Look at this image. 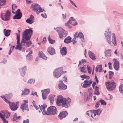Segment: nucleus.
Instances as JSON below:
<instances>
[{
    "instance_id": "1",
    "label": "nucleus",
    "mask_w": 123,
    "mask_h": 123,
    "mask_svg": "<svg viewBox=\"0 0 123 123\" xmlns=\"http://www.w3.org/2000/svg\"><path fill=\"white\" fill-rule=\"evenodd\" d=\"M57 105L58 106L62 105V107L68 108L70 105V101L67 100L66 98H63L61 95L57 96L56 102Z\"/></svg>"
},
{
    "instance_id": "2",
    "label": "nucleus",
    "mask_w": 123,
    "mask_h": 123,
    "mask_svg": "<svg viewBox=\"0 0 123 123\" xmlns=\"http://www.w3.org/2000/svg\"><path fill=\"white\" fill-rule=\"evenodd\" d=\"M32 31L31 30L27 29L25 30L23 33L21 41L22 46L25 45V40H29L32 34Z\"/></svg>"
},
{
    "instance_id": "3",
    "label": "nucleus",
    "mask_w": 123,
    "mask_h": 123,
    "mask_svg": "<svg viewBox=\"0 0 123 123\" xmlns=\"http://www.w3.org/2000/svg\"><path fill=\"white\" fill-rule=\"evenodd\" d=\"M10 113L7 110H3L0 112V117L2 119L3 123H7L8 118L9 117Z\"/></svg>"
},
{
    "instance_id": "4",
    "label": "nucleus",
    "mask_w": 123,
    "mask_h": 123,
    "mask_svg": "<svg viewBox=\"0 0 123 123\" xmlns=\"http://www.w3.org/2000/svg\"><path fill=\"white\" fill-rule=\"evenodd\" d=\"M54 29L58 32L59 37L61 38H64L67 35V32L61 27L54 28Z\"/></svg>"
},
{
    "instance_id": "5",
    "label": "nucleus",
    "mask_w": 123,
    "mask_h": 123,
    "mask_svg": "<svg viewBox=\"0 0 123 123\" xmlns=\"http://www.w3.org/2000/svg\"><path fill=\"white\" fill-rule=\"evenodd\" d=\"M31 8L32 10L36 12L37 14L44 11V10L41 7L40 5L37 3L32 4L31 6Z\"/></svg>"
},
{
    "instance_id": "6",
    "label": "nucleus",
    "mask_w": 123,
    "mask_h": 123,
    "mask_svg": "<svg viewBox=\"0 0 123 123\" xmlns=\"http://www.w3.org/2000/svg\"><path fill=\"white\" fill-rule=\"evenodd\" d=\"M106 85L107 89L110 91H111L114 89L116 86V84L113 80L107 82Z\"/></svg>"
},
{
    "instance_id": "7",
    "label": "nucleus",
    "mask_w": 123,
    "mask_h": 123,
    "mask_svg": "<svg viewBox=\"0 0 123 123\" xmlns=\"http://www.w3.org/2000/svg\"><path fill=\"white\" fill-rule=\"evenodd\" d=\"M5 100V102L9 105L10 107L11 110L12 111H15L17 109L18 106V102H17L15 103L10 102L7 100Z\"/></svg>"
},
{
    "instance_id": "8",
    "label": "nucleus",
    "mask_w": 123,
    "mask_h": 123,
    "mask_svg": "<svg viewBox=\"0 0 123 123\" xmlns=\"http://www.w3.org/2000/svg\"><path fill=\"white\" fill-rule=\"evenodd\" d=\"M10 12L8 11H7L6 13H1V18L4 21H7L10 18Z\"/></svg>"
},
{
    "instance_id": "9",
    "label": "nucleus",
    "mask_w": 123,
    "mask_h": 123,
    "mask_svg": "<svg viewBox=\"0 0 123 123\" xmlns=\"http://www.w3.org/2000/svg\"><path fill=\"white\" fill-rule=\"evenodd\" d=\"M47 113L52 115H55L57 114V111L56 107L54 106H51L47 109Z\"/></svg>"
},
{
    "instance_id": "10",
    "label": "nucleus",
    "mask_w": 123,
    "mask_h": 123,
    "mask_svg": "<svg viewBox=\"0 0 123 123\" xmlns=\"http://www.w3.org/2000/svg\"><path fill=\"white\" fill-rule=\"evenodd\" d=\"M105 39L108 43L110 44H111V32L110 31L107 30L105 31L104 34Z\"/></svg>"
},
{
    "instance_id": "11",
    "label": "nucleus",
    "mask_w": 123,
    "mask_h": 123,
    "mask_svg": "<svg viewBox=\"0 0 123 123\" xmlns=\"http://www.w3.org/2000/svg\"><path fill=\"white\" fill-rule=\"evenodd\" d=\"M63 70L62 67L58 68L55 69L54 72L53 74L54 76L57 78L60 77L61 75V73Z\"/></svg>"
},
{
    "instance_id": "12",
    "label": "nucleus",
    "mask_w": 123,
    "mask_h": 123,
    "mask_svg": "<svg viewBox=\"0 0 123 123\" xmlns=\"http://www.w3.org/2000/svg\"><path fill=\"white\" fill-rule=\"evenodd\" d=\"M49 89L42 90V97L43 99H45L46 98V96L49 93Z\"/></svg>"
},
{
    "instance_id": "13",
    "label": "nucleus",
    "mask_w": 123,
    "mask_h": 123,
    "mask_svg": "<svg viewBox=\"0 0 123 123\" xmlns=\"http://www.w3.org/2000/svg\"><path fill=\"white\" fill-rule=\"evenodd\" d=\"M113 61H114V66L115 69L117 71L118 70L119 68V61L116 59H114Z\"/></svg>"
},
{
    "instance_id": "14",
    "label": "nucleus",
    "mask_w": 123,
    "mask_h": 123,
    "mask_svg": "<svg viewBox=\"0 0 123 123\" xmlns=\"http://www.w3.org/2000/svg\"><path fill=\"white\" fill-rule=\"evenodd\" d=\"M22 14L20 12V10L19 9H18L15 15L13 17V19H20L22 17Z\"/></svg>"
},
{
    "instance_id": "15",
    "label": "nucleus",
    "mask_w": 123,
    "mask_h": 123,
    "mask_svg": "<svg viewBox=\"0 0 123 123\" xmlns=\"http://www.w3.org/2000/svg\"><path fill=\"white\" fill-rule=\"evenodd\" d=\"M58 87L60 89L65 90L67 88V86L63 83L62 80H61L59 81Z\"/></svg>"
},
{
    "instance_id": "16",
    "label": "nucleus",
    "mask_w": 123,
    "mask_h": 123,
    "mask_svg": "<svg viewBox=\"0 0 123 123\" xmlns=\"http://www.w3.org/2000/svg\"><path fill=\"white\" fill-rule=\"evenodd\" d=\"M77 37L80 38L84 40V39L83 35L81 32H79L78 34L77 32L75 33L74 34V38L73 39V40L75 38L76 39Z\"/></svg>"
},
{
    "instance_id": "17",
    "label": "nucleus",
    "mask_w": 123,
    "mask_h": 123,
    "mask_svg": "<svg viewBox=\"0 0 123 123\" xmlns=\"http://www.w3.org/2000/svg\"><path fill=\"white\" fill-rule=\"evenodd\" d=\"M34 16L32 15H31L30 18L26 20V21L27 23L31 24L34 22Z\"/></svg>"
},
{
    "instance_id": "18",
    "label": "nucleus",
    "mask_w": 123,
    "mask_h": 123,
    "mask_svg": "<svg viewBox=\"0 0 123 123\" xmlns=\"http://www.w3.org/2000/svg\"><path fill=\"white\" fill-rule=\"evenodd\" d=\"M68 115V113L65 111L60 112L59 117L60 119H62L63 118L66 117Z\"/></svg>"
},
{
    "instance_id": "19",
    "label": "nucleus",
    "mask_w": 123,
    "mask_h": 123,
    "mask_svg": "<svg viewBox=\"0 0 123 123\" xmlns=\"http://www.w3.org/2000/svg\"><path fill=\"white\" fill-rule=\"evenodd\" d=\"M92 80H89V83H83L82 84H82L83 83V85H82V87L84 88H86L88 87H89L90 86L91 84H92Z\"/></svg>"
},
{
    "instance_id": "20",
    "label": "nucleus",
    "mask_w": 123,
    "mask_h": 123,
    "mask_svg": "<svg viewBox=\"0 0 123 123\" xmlns=\"http://www.w3.org/2000/svg\"><path fill=\"white\" fill-rule=\"evenodd\" d=\"M69 23L73 25H75L77 24V23L76 22L75 19H74L72 17H71L69 20Z\"/></svg>"
},
{
    "instance_id": "21",
    "label": "nucleus",
    "mask_w": 123,
    "mask_h": 123,
    "mask_svg": "<svg viewBox=\"0 0 123 123\" xmlns=\"http://www.w3.org/2000/svg\"><path fill=\"white\" fill-rule=\"evenodd\" d=\"M48 52L51 55H53L55 54V50L53 48L49 47L47 49Z\"/></svg>"
},
{
    "instance_id": "22",
    "label": "nucleus",
    "mask_w": 123,
    "mask_h": 123,
    "mask_svg": "<svg viewBox=\"0 0 123 123\" xmlns=\"http://www.w3.org/2000/svg\"><path fill=\"white\" fill-rule=\"evenodd\" d=\"M25 67L26 66H25L19 69V71L21 75L22 76H24L25 74V71H26Z\"/></svg>"
},
{
    "instance_id": "23",
    "label": "nucleus",
    "mask_w": 123,
    "mask_h": 123,
    "mask_svg": "<svg viewBox=\"0 0 123 123\" xmlns=\"http://www.w3.org/2000/svg\"><path fill=\"white\" fill-rule=\"evenodd\" d=\"M47 105L45 104H43V105H41L40 107L41 111H42V110L44 114H47V112L45 110V108L47 107Z\"/></svg>"
},
{
    "instance_id": "24",
    "label": "nucleus",
    "mask_w": 123,
    "mask_h": 123,
    "mask_svg": "<svg viewBox=\"0 0 123 123\" xmlns=\"http://www.w3.org/2000/svg\"><path fill=\"white\" fill-rule=\"evenodd\" d=\"M92 111L93 112L92 114L93 115L94 114V116H95L96 114L98 116L100 115L101 112L102 111L100 109H98L97 110H93Z\"/></svg>"
},
{
    "instance_id": "25",
    "label": "nucleus",
    "mask_w": 123,
    "mask_h": 123,
    "mask_svg": "<svg viewBox=\"0 0 123 123\" xmlns=\"http://www.w3.org/2000/svg\"><path fill=\"white\" fill-rule=\"evenodd\" d=\"M61 54L62 55H65L67 53V51L66 48L65 47H62L60 51Z\"/></svg>"
},
{
    "instance_id": "26",
    "label": "nucleus",
    "mask_w": 123,
    "mask_h": 123,
    "mask_svg": "<svg viewBox=\"0 0 123 123\" xmlns=\"http://www.w3.org/2000/svg\"><path fill=\"white\" fill-rule=\"evenodd\" d=\"M21 108L23 111H24V110H26L28 111H29V109L26 103H24L22 104L21 105Z\"/></svg>"
},
{
    "instance_id": "27",
    "label": "nucleus",
    "mask_w": 123,
    "mask_h": 123,
    "mask_svg": "<svg viewBox=\"0 0 123 123\" xmlns=\"http://www.w3.org/2000/svg\"><path fill=\"white\" fill-rule=\"evenodd\" d=\"M20 116L17 117L16 113L13 116V118L12 119V120L13 121L17 122L20 119Z\"/></svg>"
},
{
    "instance_id": "28",
    "label": "nucleus",
    "mask_w": 123,
    "mask_h": 123,
    "mask_svg": "<svg viewBox=\"0 0 123 123\" xmlns=\"http://www.w3.org/2000/svg\"><path fill=\"white\" fill-rule=\"evenodd\" d=\"M111 42L115 45H116V37L115 34L114 33H112V39Z\"/></svg>"
},
{
    "instance_id": "29",
    "label": "nucleus",
    "mask_w": 123,
    "mask_h": 123,
    "mask_svg": "<svg viewBox=\"0 0 123 123\" xmlns=\"http://www.w3.org/2000/svg\"><path fill=\"white\" fill-rule=\"evenodd\" d=\"M16 46L15 48L17 49H18L19 50H21L23 48V46L24 45L22 46V45L21 42V43H19Z\"/></svg>"
},
{
    "instance_id": "30",
    "label": "nucleus",
    "mask_w": 123,
    "mask_h": 123,
    "mask_svg": "<svg viewBox=\"0 0 123 123\" xmlns=\"http://www.w3.org/2000/svg\"><path fill=\"white\" fill-rule=\"evenodd\" d=\"M96 72H100L102 71V68L101 65H97L96 67Z\"/></svg>"
},
{
    "instance_id": "31",
    "label": "nucleus",
    "mask_w": 123,
    "mask_h": 123,
    "mask_svg": "<svg viewBox=\"0 0 123 123\" xmlns=\"http://www.w3.org/2000/svg\"><path fill=\"white\" fill-rule=\"evenodd\" d=\"M55 96L54 95H51L49 96V98L50 100V103H53L54 101Z\"/></svg>"
},
{
    "instance_id": "32",
    "label": "nucleus",
    "mask_w": 123,
    "mask_h": 123,
    "mask_svg": "<svg viewBox=\"0 0 123 123\" xmlns=\"http://www.w3.org/2000/svg\"><path fill=\"white\" fill-rule=\"evenodd\" d=\"M39 55L40 57L43 59H47V57L42 52H39Z\"/></svg>"
},
{
    "instance_id": "33",
    "label": "nucleus",
    "mask_w": 123,
    "mask_h": 123,
    "mask_svg": "<svg viewBox=\"0 0 123 123\" xmlns=\"http://www.w3.org/2000/svg\"><path fill=\"white\" fill-rule=\"evenodd\" d=\"M3 31L5 36L8 37L11 31L10 30H6V29H4L3 30Z\"/></svg>"
},
{
    "instance_id": "34",
    "label": "nucleus",
    "mask_w": 123,
    "mask_h": 123,
    "mask_svg": "<svg viewBox=\"0 0 123 123\" xmlns=\"http://www.w3.org/2000/svg\"><path fill=\"white\" fill-rule=\"evenodd\" d=\"M71 38L69 36H68L65 39L64 41L66 43H68L71 42Z\"/></svg>"
},
{
    "instance_id": "35",
    "label": "nucleus",
    "mask_w": 123,
    "mask_h": 123,
    "mask_svg": "<svg viewBox=\"0 0 123 123\" xmlns=\"http://www.w3.org/2000/svg\"><path fill=\"white\" fill-rule=\"evenodd\" d=\"M29 90L27 89H25L24 92L21 94L22 95H27L29 94Z\"/></svg>"
},
{
    "instance_id": "36",
    "label": "nucleus",
    "mask_w": 123,
    "mask_h": 123,
    "mask_svg": "<svg viewBox=\"0 0 123 123\" xmlns=\"http://www.w3.org/2000/svg\"><path fill=\"white\" fill-rule=\"evenodd\" d=\"M89 55L90 57L94 59H95V56L94 54L90 51H89Z\"/></svg>"
},
{
    "instance_id": "37",
    "label": "nucleus",
    "mask_w": 123,
    "mask_h": 123,
    "mask_svg": "<svg viewBox=\"0 0 123 123\" xmlns=\"http://www.w3.org/2000/svg\"><path fill=\"white\" fill-rule=\"evenodd\" d=\"M12 97V95L11 94H8L6 96V97H5V96H0V97H1L3 99L5 100H5H7L6 99V97L7 98H10Z\"/></svg>"
},
{
    "instance_id": "38",
    "label": "nucleus",
    "mask_w": 123,
    "mask_h": 123,
    "mask_svg": "<svg viewBox=\"0 0 123 123\" xmlns=\"http://www.w3.org/2000/svg\"><path fill=\"white\" fill-rule=\"evenodd\" d=\"M105 56H111V50L108 49L105 51Z\"/></svg>"
},
{
    "instance_id": "39",
    "label": "nucleus",
    "mask_w": 123,
    "mask_h": 123,
    "mask_svg": "<svg viewBox=\"0 0 123 123\" xmlns=\"http://www.w3.org/2000/svg\"><path fill=\"white\" fill-rule=\"evenodd\" d=\"M30 51V52L26 56L27 58L28 59H30V58H31L32 57V56L30 54L32 53V52L31 51H30V49H29L26 51V52H28V51Z\"/></svg>"
},
{
    "instance_id": "40",
    "label": "nucleus",
    "mask_w": 123,
    "mask_h": 123,
    "mask_svg": "<svg viewBox=\"0 0 123 123\" xmlns=\"http://www.w3.org/2000/svg\"><path fill=\"white\" fill-rule=\"evenodd\" d=\"M80 69L81 72L83 73H86V68L84 66L80 67Z\"/></svg>"
},
{
    "instance_id": "41",
    "label": "nucleus",
    "mask_w": 123,
    "mask_h": 123,
    "mask_svg": "<svg viewBox=\"0 0 123 123\" xmlns=\"http://www.w3.org/2000/svg\"><path fill=\"white\" fill-rule=\"evenodd\" d=\"M119 90L120 93H123V84L119 86Z\"/></svg>"
},
{
    "instance_id": "42",
    "label": "nucleus",
    "mask_w": 123,
    "mask_h": 123,
    "mask_svg": "<svg viewBox=\"0 0 123 123\" xmlns=\"http://www.w3.org/2000/svg\"><path fill=\"white\" fill-rule=\"evenodd\" d=\"M26 40H25V43H26V46L27 47H28L31 45L32 43V42L31 41H26Z\"/></svg>"
},
{
    "instance_id": "43",
    "label": "nucleus",
    "mask_w": 123,
    "mask_h": 123,
    "mask_svg": "<svg viewBox=\"0 0 123 123\" xmlns=\"http://www.w3.org/2000/svg\"><path fill=\"white\" fill-rule=\"evenodd\" d=\"M48 39L49 42L51 44L55 42V41L51 39L50 37L49 36L48 37Z\"/></svg>"
},
{
    "instance_id": "44",
    "label": "nucleus",
    "mask_w": 123,
    "mask_h": 123,
    "mask_svg": "<svg viewBox=\"0 0 123 123\" xmlns=\"http://www.w3.org/2000/svg\"><path fill=\"white\" fill-rule=\"evenodd\" d=\"M80 77L82 78L87 79H89L90 77L89 76L86 75L85 74L80 76Z\"/></svg>"
},
{
    "instance_id": "45",
    "label": "nucleus",
    "mask_w": 123,
    "mask_h": 123,
    "mask_svg": "<svg viewBox=\"0 0 123 123\" xmlns=\"http://www.w3.org/2000/svg\"><path fill=\"white\" fill-rule=\"evenodd\" d=\"M17 35V43H18L19 42L20 34H19L16 33Z\"/></svg>"
},
{
    "instance_id": "46",
    "label": "nucleus",
    "mask_w": 123,
    "mask_h": 123,
    "mask_svg": "<svg viewBox=\"0 0 123 123\" xmlns=\"http://www.w3.org/2000/svg\"><path fill=\"white\" fill-rule=\"evenodd\" d=\"M87 68L88 73L89 74H91V68L88 65H87Z\"/></svg>"
},
{
    "instance_id": "47",
    "label": "nucleus",
    "mask_w": 123,
    "mask_h": 123,
    "mask_svg": "<svg viewBox=\"0 0 123 123\" xmlns=\"http://www.w3.org/2000/svg\"><path fill=\"white\" fill-rule=\"evenodd\" d=\"M5 0H0V5H4L6 4Z\"/></svg>"
},
{
    "instance_id": "48",
    "label": "nucleus",
    "mask_w": 123,
    "mask_h": 123,
    "mask_svg": "<svg viewBox=\"0 0 123 123\" xmlns=\"http://www.w3.org/2000/svg\"><path fill=\"white\" fill-rule=\"evenodd\" d=\"M35 81V80L33 79H30L27 81V82L29 83H33Z\"/></svg>"
},
{
    "instance_id": "49",
    "label": "nucleus",
    "mask_w": 123,
    "mask_h": 123,
    "mask_svg": "<svg viewBox=\"0 0 123 123\" xmlns=\"http://www.w3.org/2000/svg\"><path fill=\"white\" fill-rule=\"evenodd\" d=\"M99 102L101 103V105H106V102L103 100L101 99Z\"/></svg>"
},
{
    "instance_id": "50",
    "label": "nucleus",
    "mask_w": 123,
    "mask_h": 123,
    "mask_svg": "<svg viewBox=\"0 0 123 123\" xmlns=\"http://www.w3.org/2000/svg\"><path fill=\"white\" fill-rule=\"evenodd\" d=\"M85 98L86 100H88L90 98L87 95V93L85 94Z\"/></svg>"
},
{
    "instance_id": "51",
    "label": "nucleus",
    "mask_w": 123,
    "mask_h": 123,
    "mask_svg": "<svg viewBox=\"0 0 123 123\" xmlns=\"http://www.w3.org/2000/svg\"><path fill=\"white\" fill-rule=\"evenodd\" d=\"M109 74L110 76L109 78L111 79L113 75V72L112 71H109Z\"/></svg>"
},
{
    "instance_id": "52",
    "label": "nucleus",
    "mask_w": 123,
    "mask_h": 123,
    "mask_svg": "<svg viewBox=\"0 0 123 123\" xmlns=\"http://www.w3.org/2000/svg\"><path fill=\"white\" fill-rule=\"evenodd\" d=\"M99 103L100 102L99 101H98L96 103L95 105V108H97L99 106Z\"/></svg>"
},
{
    "instance_id": "53",
    "label": "nucleus",
    "mask_w": 123,
    "mask_h": 123,
    "mask_svg": "<svg viewBox=\"0 0 123 123\" xmlns=\"http://www.w3.org/2000/svg\"><path fill=\"white\" fill-rule=\"evenodd\" d=\"M70 3L71 4L73 5L74 6H75L76 7H77L76 5L72 1V0H70Z\"/></svg>"
},
{
    "instance_id": "54",
    "label": "nucleus",
    "mask_w": 123,
    "mask_h": 123,
    "mask_svg": "<svg viewBox=\"0 0 123 123\" xmlns=\"http://www.w3.org/2000/svg\"><path fill=\"white\" fill-rule=\"evenodd\" d=\"M109 67L110 69H112V68L111 67V63L110 62H109L108 63Z\"/></svg>"
},
{
    "instance_id": "55",
    "label": "nucleus",
    "mask_w": 123,
    "mask_h": 123,
    "mask_svg": "<svg viewBox=\"0 0 123 123\" xmlns=\"http://www.w3.org/2000/svg\"><path fill=\"white\" fill-rule=\"evenodd\" d=\"M31 95L33 96L34 95H36V96H38V95H37V93L36 92H32L31 93Z\"/></svg>"
},
{
    "instance_id": "56",
    "label": "nucleus",
    "mask_w": 123,
    "mask_h": 123,
    "mask_svg": "<svg viewBox=\"0 0 123 123\" xmlns=\"http://www.w3.org/2000/svg\"><path fill=\"white\" fill-rule=\"evenodd\" d=\"M68 23H69V21H68L67 22L65 23V25L66 26H68V27L70 28H71V26H68Z\"/></svg>"
},
{
    "instance_id": "57",
    "label": "nucleus",
    "mask_w": 123,
    "mask_h": 123,
    "mask_svg": "<svg viewBox=\"0 0 123 123\" xmlns=\"http://www.w3.org/2000/svg\"><path fill=\"white\" fill-rule=\"evenodd\" d=\"M23 123H29V120L28 119H27L26 120L23 121Z\"/></svg>"
},
{
    "instance_id": "58",
    "label": "nucleus",
    "mask_w": 123,
    "mask_h": 123,
    "mask_svg": "<svg viewBox=\"0 0 123 123\" xmlns=\"http://www.w3.org/2000/svg\"><path fill=\"white\" fill-rule=\"evenodd\" d=\"M89 94L90 96H92V93L91 92V89L88 90Z\"/></svg>"
},
{
    "instance_id": "59",
    "label": "nucleus",
    "mask_w": 123,
    "mask_h": 123,
    "mask_svg": "<svg viewBox=\"0 0 123 123\" xmlns=\"http://www.w3.org/2000/svg\"><path fill=\"white\" fill-rule=\"evenodd\" d=\"M63 80L65 82L67 81V79L66 76H64L63 78Z\"/></svg>"
},
{
    "instance_id": "60",
    "label": "nucleus",
    "mask_w": 123,
    "mask_h": 123,
    "mask_svg": "<svg viewBox=\"0 0 123 123\" xmlns=\"http://www.w3.org/2000/svg\"><path fill=\"white\" fill-rule=\"evenodd\" d=\"M46 42V37H45L43 39V42L45 43Z\"/></svg>"
},
{
    "instance_id": "61",
    "label": "nucleus",
    "mask_w": 123,
    "mask_h": 123,
    "mask_svg": "<svg viewBox=\"0 0 123 123\" xmlns=\"http://www.w3.org/2000/svg\"><path fill=\"white\" fill-rule=\"evenodd\" d=\"M95 92H97L98 91V88L97 86H96L95 87Z\"/></svg>"
},
{
    "instance_id": "62",
    "label": "nucleus",
    "mask_w": 123,
    "mask_h": 123,
    "mask_svg": "<svg viewBox=\"0 0 123 123\" xmlns=\"http://www.w3.org/2000/svg\"><path fill=\"white\" fill-rule=\"evenodd\" d=\"M94 94H96L97 95H98L99 94V93L98 91L97 92H95L94 93Z\"/></svg>"
},
{
    "instance_id": "63",
    "label": "nucleus",
    "mask_w": 123,
    "mask_h": 123,
    "mask_svg": "<svg viewBox=\"0 0 123 123\" xmlns=\"http://www.w3.org/2000/svg\"><path fill=\"white\" fill-rule=\"evenodd\" d=\"M26 2L28 4H30L31 3V0H25Z\"/></svg>"
},
{
    "instance_id": "64",
    "label": "nucleus",
    "mask_w": 123,
    "mask_h": 123,
    "mask_svg": "<svg viewBox=\"0 0 123 123\" xmlns=\"http://www.w3.org/2000/svg\"><path fill=\"white\" fill-rule=\"evenodd\" d=\"M62 16L63 17V19H65L66 17V14L64 15L63 14H62Z\"/></svg>"
}]
</instances>
